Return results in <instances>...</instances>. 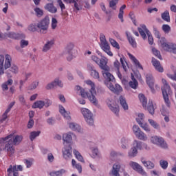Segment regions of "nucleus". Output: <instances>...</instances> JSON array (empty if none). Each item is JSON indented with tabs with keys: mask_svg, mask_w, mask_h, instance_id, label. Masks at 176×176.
<instances>
[{
	"mask_svg": "<svg viewBox=\"0 0 176 176\" xmlns=\"http://www.w3.org/2000/svg\"><path fill=\"white\" fill-rule=\"evenodd\" d=\"M23 141V136L21 135H14L13 134H10L5 138L0 139V144H6L5 149H7L10 155L14 153V147L13 145H19V144Z\"/></svg>",
	"mask_w": 176,
	"mask_h": 176,
	"instance_id": "f257e3e1",
	"label": "nucleus"
},
{
	"mask_svg": "<svg viewBox=\"0 0 176 176\" xmlns=\"http://www.w3.org/2000/svg\"><path fill=\"white\" fill-rule=\"evenodd\" d=\"M102 74L104 79H106V80L104 81V85L110 91H111L112 93L119 95L120 93H122V91H123V88H122L120 85L116 83L115 85H113L112 82H116V80L115 79L113 75L109 73V71L103 70L102 71Z\"/></svg>",
	"mask_w": 176,
	"mask_h": 176,
	"instance_id": "f03ea898",
	"label": "nucleus"
},
{
	"mask_svg": "<svg viewBox=\"0 0 176 176\" xmlns=\"http://www.w3.org/2000/svg\"><path fill=\"white\" fill-rule=\"evenodd\" d=\"M162 83L164 85V86L162 87L163 98L168 108H170V107H171V103L170 102V99L168 98V94L171 93V88L170 87L168 83H167V80H166V79H162Z\"/></svg>",
	"mask_w": 176,
	"mask_h": 176,
	"instance_id": "7ed1b4c3",
	"label": "nucleus"
},
{
	"mask_svg": "<svg viewBox=\"0 0 176 176\" xmlns=\"http://www.w3.org/2000/svg\"><path fill=\"white\" fill-rule=\"evenodd\" d=\"M50 24V19L49 16H46L37 23V28H38V34H47L49 25Z\"/></svg>",
	"mask_w": 176,
	"mask_h": 176,
	"instance_id": "20e7f679",
	"label": "nucleus"
},
{
	"mask_svg": "<svg viewBox=\"0 0 176 176\" xmlns=\"http://www.w3.org/2000/svg\"><path fill=\"white\" fill-rule=\"evenodd\" d=\"M86 83L89 86H91V89L89 90L91 96H89V101L95 106L98 105V100H97V98H96L97 93L96 91V87H94V82L90 80H87Z\"/></svg>",
	"mask_w": 176,
	"mask_h": 176,
	"instance_id": "39448f33",
	"label": "nucleus"
},
{
	"mask_svg": "<svg viewBox=\"0 0 176 176\" xmlns=\"http://www.w3.org/2000/svg\"><path fill=\"white\" fill-rule=\"evenodd\" d=\"M161 43L162 47L166 52H169V53H173V54H176V44L175 43H166V38L162 37L161 40L160 41Z\"/></svg>",
	"mask_w": 176,
	"mask_h": 176,
	"instance_id": "423d86ee",
	"label": "nucleus"
},
{
	"mask_svg": "<svg viewBox=\"0 0 176 176\" xmlns=\"http://www.w3.org/2000/svg\"><path fill=\"white\" fill-rule=\"evenodd\" d=\"M81 113L87 124L89 126H94V116H93V113L86 108L81 109Z\"/></svg>",
	"mask_w": 176,
	"mask_h": 176,
	"instance_id": "0eeeda50",
	"label": "nucleus"
},
{
	"mask_svg": "<svg viewBox=\"0 0 176 176\" xmlns=\"http://www.w3.org/2000/svg\"><path fill=\"white\" fill-rule=\"evenodd\" d=\"M100 47L101 49H102V50L104 52H105V53H107V54H108L109 56H113V54L112 53V52H111V47L109 46V44L108 43V41H107V38H105V35L100 34Z\"/></svg>",
	"mask_w": 176,
	"mask_h": 176,
	"instance_id": "6e6552de",
	"label": "nucleus"
},
{
	"mask_svg": "<svg viewBox=\"0 0 176 176\" xmlns=\"http://www.w3.org/2000/svg\"><path fill=\"white\" fill-rule=\"evenodd\" d=\"M91 59L99 65L100 69H102L103 71H109V67L107 65L108 64V62H107L104 58L100 59L96 56H92Z\"/></svg>",
	"mask_w": 176,
	"mask_h": 176,
	"instance_id": "1a4fd4ad",
	"label": "nucleus"
},
{
	"mask_svg": "<svg viewBox=\"0 0 176 176\" xmlns=\"http://www.w3.org/2000/svg\"><path fill=\"white\" fill-rule=\"evenodd\" d=\"M151 141L153 144L160 146V148H163V149H167L168 148L167 143L164 142V139L162 137L153 136L151 138Z\"/></svg>",
	"mask_w": 176,
	"mask_h": 176,
	"instance_id": "9d476101",
	"label": "nucleus"
},
{
	"mask_svg": "<svg viewBox=\"0 0 176 176\" xmlns=\"http://www.w3.org/2000/svg\"><path fill=\"white\" fill-rule=\"evenodd\" d=\"M74 43H70L66 47L65 51L63 52V56H65L67 61H72L74 58V55H72V50H74Z\"/></svg>",
	"mask_w": 176,
	"mask_h": 176,
	"instance_id": "9b49d317",
	"label": "nucleus"
},
{
	"mask_svg": "<svg viewBox=\"0 0 176 176\" xmlns=\"http://www.w3.org/2000/svg\"><path fill=\"white\" fill-rule=\"evenodd\" d=\"M74 43H70L66 47L65 51L63 52V56H65L67 61H72L74 58V55H72V50H74Z\"/></svg>",
	"mask_w": 176,
	"mask_h": 176,
	"instance_id": "f8f14e48",
	"label": "nucleus"
},
{
	"mask_svg": "<svg viewBox=\"0 0 176 176\" xmlns=\"http://www.w3.org/2000/svg\"><path fill=\"white\" fill-rule=\"evenodd\" d=\"M129 166L132 167L135 171H137L139 174L143 176H146V172L144 170V168L137 162H130Z\"/></svg>",
	"mask_w": 176,
	"mask_h": 176,
	"instance_id": "ddd939ff",
	"label": "nucleus"
},
{
	"mask_svg": "<svg viewBox=\"0 0 176 176\" xmlns=\"http://www.w3.org/2000/svg\"><path fill=\"white\" fill-rule=\"evenodd\" d=\"M146 82L148 86L150 87L152 93H155V79L153 78V76L152 74H146Z\"/></svg>",
	"mask_w": 176,
	"mask_h": 176,
	"instance_id": "4468645a",
	"label": "nucleus"
},
{
	"mask_svg": "<svg viewBox=\"0 0 176 176\" xmlns=\"http://www.w3.org/2000/svg\"><path fill=\"white\" fill-rule=\"evenodd\" d=\"M63 155L65 160H68V159L72 157V146H71V144L65 146L63 149Z\"/></svg>",
	"mask_w": 176,
	"mask_h": 176,
	"instance_id": "2eb2a0df",
	"label": "nucleus"
},
{
	"mask_svg": "<svg viewBox=\"0 0 176 176\" xmlns=\"http://www.w3.org/2000/svg\"><path fill=\"white\" fill-rule=\"evenodd\" d=\"M4 36H6L7 38H10L11 39H24V38H25V35L24 34L14 33L13 32L5 33Z\"/></svg>",
	"mask_w": 176,
	"mask_h": 176,
	"instance_id": "dca6fc26",
	"label": "nucleus"
},
{
	"mask_svg": "<svg viewBox=\"0 0 176 176\" xmlns=\"http://www.w3.org/2000/svg\"><path fill=\"white\" fill-rule=\"evenodd\" d=\"M56 86L63 87V82H61V80H59L58 78H56L53 82L47 84L45 89L47 90H50L52 89H54Z\"/></svg>",
	"mask_w": 176,
	"mask_h": 176,
	"instance_id": "f3484780",
	"label": "nucleus"
},
{
	"mask_svg": "<svg viewBox=\"0 0 176 176\" xmlns=\"http://www.w3.org/2000/svg\"><path fill=\"white\" fill-rule=\"evenodd\" d=\"M133 146L135 148V149H137L138 151H142L143 148L146 149H149V148L148 147V144L138 140H134Z\"/></svg>",
	"mask_w": 176,
	"mask_h": 176,
	"instance_id": "a211bd4d",
	"label": "nucleus"
},
{
	"mask_svg": "<svg viewBox=\"0 0 176 176\" xmlns=\"http://www.w3.org/2000/svg\"><path fill=\"white\" fill-rule=\"evenodd\" d=\"M151 63L153 67L155 68L156 71H157L158 72H164V69H163V67H162V65L160 64V61H159L157 59L155 58H152Z\"/></svg>",
	"mask_w": 176,
	"mask_h": 176,
	"instance_id": "6ab92c4d",
	"label": "nucleus"
},
{
	"mask_svg": "<svg viewBox=\"0 0 176 176\" xmlns=\"http://www.w3.org/2000/svg\"><path fill=\"white\" fill-rule=\"evenodd\" d=\"M141 162L142 164L147 168V170H153L155 168V164L152 162L151 161H146L145 160V158L142 157Z\"/></svg>",
	"mask_w": 176,
	"mask_h": 176,
	"instance_id": "aec40b11",
	"label": "nucleus"
},
{
	"mask_svg": "<svg viewBox=\"0 0 176 176\" xmlns=\"http://www.w3.org/2000/svg\"><path fill=\"white\" fill-rule=\"evenodd\" d=\"M44 9L50 13H57V8L54 6V4H53V3H48L45 4V6H44Z\"/></svg>",
	"mask_w": 176,
	"mask_h": 176,
	"instance_id": "412c9836",
	"label": "nucleus"
},
{
	"mask_svg": "<svg viewBox=\"0 0 176 176\" xmlns=\"http://www.w3.org/2000/svg\"><path fill=\"white\" fill-rule=\"evenodd\" d=\"M137 123L139 124V126L146 131V133H151V128L149 127V125L148 123H144L140 118L136 119Z\"/></svg>",
	"mask_w": 176,
	"mask_h": 176,
	"instance_id": "4be33fe9",
	"label": "nucleus"
},
{
	"mask_svg": "<svg viewBox=\"0 0 176 176\" xmlns=\"http://www.w3.org/2000/svg\"><path fill=\"white\" fill-rule=\"evenodd\" d=\"M120 171V165L119 164H114L113 165L110 174L111 175H113V176H120V174L119 173Z\"/></svg>",
	"mask_w": 176,
	"mask_h": 176,
	"instance_id": "5701e85b",
	"label": "nucleus"
},
{
	"mask_svg": "<svg viewBox=\"0 0 176 176\" xmlns=\"http://www.w3.org/2000/svg\"><path fill=\"white\" fill-rule=\"evenodd\" d=\"M107 106L109 108V109H111L116 115H118V113H119V105H118L116 102H107Z\"/></svg>",
	"mask_w": 176,
	"mask_h": 176,
	"instance_id": "b1692460",
	"label": "nucleus"
},
{
	"mask_svg": "<svg viewBox=\"0 0 176 176\" xmlns=\"http://www.w3.org/2000/svg\"><path fill=\"white\" fill-rule=\"evenodd\" d=\"M140 27H142V28L144 30V31H145L146 34H147L149 45H153V37L152 36L151 32H149L148 28H146V25L143 24V25H140Z\"/></svg>",
	"mask_w": 176,
	"mask_h": 176,
	"instance_id": "393cba45",
	"label": "nucleus"
},
{
	"mask_svg": "<svg viewBox=\"0 0 176 176\" xmlns=\"http://www.w3.org/2000/svg\"><path fill=\"white\" fill-rule=\"evenodd\" d=\"M59 112L61 114L62 116H64L67 120H69L71 119V116H69V114L71 113L69 111H67L64 107L60 105L59 106Z\"/></svg>",
	"mask_w": 176,
	"mask_h": 176,
	"instance_id": "a878e982",
	"label": "nucleus"
},
{
	"mask_svg": "<svg viewBox=\"0 0 176 176\" xmlns=\"http://www.w3.org/2000/svg\"><path fill=\"white\" fill-rule=\"evenodd\" d=\"M119 101L121 107L123 108L124 111L129 110V104H127V102L126 100L125 97H123V96H120L119 98Z\"/></svg>",
	"mask_w": 176,
	"mask_h": 176,
	"instance_id": "bb28decb",
	"label": "nucleus"
},
{
	"mask_svg": "<svg viewBox=\"0 0 176 176\" xmlns=\"http://www.w3.org/2000/svg\"><path fill=\"white\" fill-rule=\"evenodd\" d=\"M127 39L132 46V47L135 48L137 47V42H135V39L133 38V36L129 34V32H125Z\"/></svg>",
	"mask_w": 176,
	"mask_h": 176,
	"instance_id": "cd10ccee",
	"label": "nucleus"
},
{
	"mask_svg": "<svg viewBox=\"0 0 176 176\" xmlns=\"http://www.w3.org/2000/svg\"><path fill=\"white\" fill-rule=\"evenodd\" d=\"M10 72H12V74H17L19 72V67H17V66L15 65H12L10 70H8L6 72L8 78H12V75H10Z\"/></svg>",
	"mask_w": 176,
	"mask_h": 176,
	"instance_id": "c85d7f7f",
	"label": "nucleus"
},
{
	"mask_svg": "<svg viewBox=\"0 0 176 176\" xmlns=\"http://www.w3.org/2000/svg\"><path fill=\"white\" fill-rule=\"evenodd\" d=\"M10 67H12V57H10V55L6 54L4 68L5 69H8V68H10Z\"/></svg>",
	"mask_w": 176,
	"mask_h": 176,
	"instance_id": "c756f323",
	"label": "nucleus"
},
{
	"mask_svg": "<svg viewBox=\"0 0 176 176\" xmlns=\"http://www.w3.org/2000/svg\"><path fill=\"white\" fill-rule=\"evenodd\" d=\"M67 170L65 169H60L59 170H53L50 173V176H63V174H66Z\"/></svg>",
	"mask_w": 176,
	"mask_h": 176,
	"instance_id": "7c9ffc66",
	"label": "nucleus"
},
{
	"mask_svg": "<svg viewBox=\"0 0 176 176\" xmlns=\"http://www.w3.org/2000/svg\"><path fill=\"white\" fill-rule=\"evenodd\" d=\"M131 79L132 81H129V85L131 87V89H134V90H135V89L138 87V81H137V79L134 78V76L133 74H131Z\"/></svg>",
	"mask_w": 176,
	"mask_h": 176,
	"instance_id": "2f4dec72",
	"label": "nucleus"
},
{
	"mask_svg": "<svg viewBox=\"0 0 176 176\" xmlns=\"http://www.w3.org/2000/svg\"><path fill=\"white\" fill-rule=\"evenodd\" d=\"M43 107H45V101L43 100H38L35 102L32 105V108L34 109H36V108H38V109H42Z\"/></svg>",
	"mask_w": 176,
	"mask_h": 176,
	"instance_id": "473e14b6",
	"label": "nucleus"
},
{
	"mask_svg": "<svg viewBox=\"0 0 176 176\" xmlns=\"http://www.w3.org/2000/svg\"><path fill=\"white\" fill-rule=\"evenodd\" d=\"M139 99H140V102H142V104L143 108H146V105L148 104V100L145 97V95H144L142 94H140Z\"/></svg>",
	"mask_w": 176,
	"mask_h": 176,
	"instance_id": "72a5a7b5",
	"label": "nucleus"
},
{
	"mask_svg": "<svg viewBox=\"0 0 176 176\" xmlns=\"http://www.w3.org/2000/svg\"><path fill=\"white\" fill-rule=\"evenodd\" d=\"M63 140L66 144H69V145H71V142H72V136L70 134L65 133L63 135Z\"/></svg>",
	"mask_w": 176,
	"mask_h": 176,
	"instance_id": "f704fd0d",
	"label": "nucleus"
},
{
	"mask_svg": "<svg viewBox=\"0 0 176 176\" xmlns=\"http://www.w3.org/2000/svg\"><path fill=\"white\" fill-rule=\"evenodd\" d=\"M135 135L137 137V138H138V140H141L142 141H146L148 140L146 134H145L141 130Z\"/></svg>",
	"mask_w": 176,
	"mask_h": 176,
	"instance_id": "c9c22d12",
	"label": "nucleus"
},
{
	"mask_svg": "<svg viewBox=\"0 0 176 176\" xmlns=\"http://www.w3.org/2000/svg\"><path fill=\"white\" fill-rule=\"evenodd\" d=\"M54 45V41L53 40H51L50 41L47 42L46 44H45L43 52H48V50H50L52 49V47Z\"/></svg>",
	"mask_w": 176,
	"mask_h": 176,
	"instance_id": "e433bc0d",
	"label": "nucleus"
},
{
	"mask_svg": "<svg viewBox=\"0 0 176 176\" xmlns=\"http://www.w3.org/2000/svg\"><path fill=\"white\" fill-rule=\"evenodd\" d=\"M138 155V150L135 148L133 146L130 148L128 152L129 157H135Z\"/></svg>",
	"mask_w": 176,
	"mask_h": 176,
	"instance_id": "4c0bfd02",
	"label": "nucleus"
},
{
	"mask_svg": "<svg viewBox=\"0 0 176 176\" xmlns=\"http://www.w3.org/2000/svg\"><path fill=\"white\" fill-rule=\"evenodd\" d=\"M29 31H31L32 32H39V29L38 28V23H31L28 26Z\"/></svg>",
	"mask_w": 176,
	"mask_h": 176,
	"instance_id": "58836bf2",
	"label": "nucleus"
},
{
	"mask_svg": "<svg viewBox=\"0 0 176 176\" xmlns=\"http://www.w3.org/2000/svg\"><path fill=\"white\" fill-rule=\"evenodd\" d=\"M121 148L122 149L129 148V139H127L126 138H122L121 139Z\"/></svg>",
	"mask_w": 176,
	"mask_h": 176,
	"instance_id": "ea45409f",
	"label": "nucleus"
},
{
	"mask_svg": "<svg viewBox=\"0 0 176 176\" xmlns=\"http://www.w3.org/2000/svg\"><path fill=\"white\" fill-rule=\"evenodd\" d=\"M147 110L151 115H155V107L153 106V102L152 100L148 101V105L147 106Z\"/></svg>",
	"mask_w": 176,
	"mask_h": 176,
	"instance_id": "a19ab883",
	"label": "nucleus"
},
{
	"mask_svg": "<svg viewBox=\"0 0 176 176\" xmlns=\"http://www.w3.org/2000/svg\"><path fill=\"white\" fill-rule=\"evenodd\" d=\"M69 126L73 131H80V126L76 123L71 122Z\"/></svg>",
	"mask_w": 176,
	"mask_h": 176,
	"instance_id": "79ce46f5",
	"label": "nucleus"
},
{
	"mask_svg": "<svg viewBox=\"0 0 176 176\" xmlns=\"http://www.w3.org/2000/svg\"><path fill=\"white\" fill-rule=\"evenodd\" d=\"M4 61H5V56L3 55H0V75H3V74H5L3 70Z\"/></svg>",
	"mask_w": 176,
	"mask_h": 176,
	"instance_id": "37998d69",
	"label": "nucleus"
},
{
	"mask_svg": "<svg viewBox=\"0 0 176 176\" xmlns=\"http://www.w3.org/2000/svg\"><path fill=\"white\" fill-rule=\"evenodd\" d=\"M129 56L131 60L133 61L134 64L135 65H138V68H140V69H144V68L142 67V65H141V64L140 63V61H138V60H137L134 56H133L131 54H129Z\"/></svg>",
	"mask_w": 176,
	"mask_h": 176,
	"instance_id": "c03bdc74",
	"label": "nucleus"
},
{
	"mask_svg": "<svg viewBox=\"0 0 176 176\" xmlns=\"http://www.w3.org/2000/svg\"><path fill=\"white\" fill-rule=\"evenodd\" d=\"M161 17L164 21L170 23V13L168 10H166L164 13H162Z\"/></svg>",
	"mask_w": 176,
	"mask_h": 176,
	"instance_id": "a18cd8bd",
	"label": "nucleus"
},
{
	"mask_svg": "<svg viewBox=\"0 0 176 176\" xmlns=\"http://www.w3.org/2000/svg\"><path fill=\"white\" fill-rule=\"evenodd\" d=\"M73 153L74 155H75L76 159H78L79 162H81V163H85V160H83V157L82 156V155H80V153H79V151L74 150Z\"/></svg>",
	"mask_w": 176,
	"mask_h": 176,
	"instance_id": "49530a36",
	"label": "nucleus"
},
{
	"mask_svg": "<svg viewBox=\"0 0 176 176\" xmlns=\"http://www.w3.org/2000/svg\"><path fill=\"white\" fill-rule=\"evenodd\" d=\"M40 134H41L40 131L31 132L30 135V140L31 141H34L36 138V137H39Z\"/></svg>",
	"mask_w": 176,
	"mask_h": 176,
	"instance_id": "de8ad7c7",
	"label": "nucleus"
},
{
	"mask_svg": "<svg viewBox=\"0 0 176 176\" xmlns=\"http://www.w3.org/2000/svg\"><path fill=\"white\" fill-rule=\"evenodd\" d=\"M36 17H42L43 16V10L36 7L34 9Z\"/></svg>",
	"mask_w": 176,
	"mask_h": 176,
	"instance_id": "09e8293b",
	"label": "nucleus"
},
{
	"mask_svg": "<svg viewBox=\"0 0 176 176\" xmlns=\"http://www.w3.org/2000/svg\"><path fill=\"white\" fill-rule=\"evenodd\" d=\"M148 122L149 123V124H151V126H152V127H153V129H159L160 125L159 124H157V122L152 119H148Z\"/></svg>",
	"mask_w": 176,
	"mask_h": 176,
	"instance_id": "8fccbe9b",
	"label": "nucleus"
},
{
	"mask_svg": "<svg viewBox=\"0 0 176 176\" xmlns=\"http://www.w3.org/2000/svg\"><path fill=\"white\" fill-rule=\"evenodd\" d=\"M152 52L153 54L155 55L156 57H157V58H159L160 60H163V58L160 54V51L157 50L156 48L154 47L152 49Z\"/></svg>",
	"mask_w": 176,
	"mask_h": 176,
	"instance_id": "3c124183",
	"label": "nucleus"
},
{
	"mask_svg": "<svg viewBox=\"0 0 176 176\" xmlns=\"http://www.w3.org/2000/svg\"><path fill=\"white\" fill-rule=\"evenodd\" d=\"M91 76L94 77V79H98L100 82H101V80L100 79V74L97 70H93L91 72Z\"/></svg>",
	"mask_w": 176,
	"mask_h": 176,
	"instance_id": "603ef678",
	"label": "nucleus"
},
{
	"mask_svg": "<svg viewBox=\"0 0 176 176\" xmlns=\"http://www.w3.org/2000/svg\"><path fill=\"white\" fill-rule=\"evenodd\" d=\"M12 171H13L14 173H17L16 171H19V170L17 169V166L16 165L13 166L10 165L9 168L7 169V173H10V174H12Z\"/></svg>",
	"mask_w": 176,
	"mask_h": 176,
	"instance_id": "864d4df0",
	"label": "nucleus"
},
{
	"mask_svg": "<svg viewBox=\"0 0 176 176\" xmlns=\"http://www.w3.org/2000/svg\"><path fill=\"white\" fill-rule=\"evenodd\" d=\"M120 61L122 64V67L124 71H125V72H126L127 67L126 65H127V62H126V60L124 59V57L120 58Z\"/></svg>",
	"mask_w": 176,
	"mask_h": 176,
	"instance_id": "5fc2aeb1",
	"label": "nucleus"
},
{
	"mask_svg": "<svg viewBox=\"0 0 176 176\" xmlns=\"http://www.w3.org/2000/svg\"><path fill=\"white\" fill-rule=\"evenodd\" d=\"M109 42L113 47H116V49H120L119 43H118V42H116L113 38H109Z\"/></svg>",
	"mask_w": 176,
	"mask_h": 176,
	"instance_id": "6e6d98bb",
	"label": "nucleus"
},
{
	"mask_svg": "<svg viewBox=\"0 0 176 176\" xmlns=\"http://www.w3.org/2000/svg\"><path fill=\"white\" fill-rule=\"evenodd\" d=\"M129 16L132 21L134 25H137V21L135 19V14H134V12H129Z\"/></svg>",
	"mask_w": 176,
	"mask_h": 176,
	"instance_id": "4d7b16f0",
	"label": "nucleus"
},
{
	"mask_svg": "<svg viewBox=\"0 0 176 176\" xmlns=\"http://www.w3.org/2000/svg\"><path fill=\"white\" fill-rule=\"evenodd\" d=\"M47 123L49 124V126H54L56 124V118L54 117H50L48 119H47Z\"/></svg>",
	"mask_w": 176,
	"mask_h": 176,
	"instance_id": "13d9d810",
	"label": "nucleus"
},
{
	"mask_svg": "<svg viewBox=\"0 0 176 176\" xmlns=\"http://www.w3.org/2000/svg\"><path fill=\"white\" fill-rule=\"evenodd\" d=\"M138 31L140 34L142 38L145 40L146 38V34H145V30H143L142 27L138 28Z\"/></svg>",
	"mask_w": 176,
	"mask_h": 176,
	"instance_id": "bf43d9fd",
	"label": "nucleus"
},
{
	"mask_svg": "<svg viewBox=\"0 0 176 176\" xmlns=\"http://www.w3.org/2000/svg\"><path fill=\"white\" fill-rule=\"evenodd\" d=\"M160 164L162 167V168H163V170H166L167 168V167H168V162L167 161L165 160H161L160 162Z\"/></svg>",
	"mask_w": 176,
	"mask_h": 176,
	"instance_id": "052dcab7",
	"label": "nucleus"
},
{
	"mask_svg": "<svg viewBox=\"0 0 176 176\" xmlns=\"http://www.w3.org/2000/svg\"><path fill=\"white\" fill-rule=\"evenodd\" d=\"M39 85V82L34 81L33 82L30 86H29V90H35L36 87H38V85Z\"/></svg>",
	"mask_w": 176,
	"mask_h": 176,
	"instance_id": "680f3d73",
	"label": "nucleus"
},
{
	"mask_svg": "<svg viewBox=\"0 0 176 176\" xmlns=\"http://www.w3.org/2000/svg\"><path fill=\"white\" fill-rule=\"evenodd\" d=\"M162 30L166 34H168V32H170V31H171V28L168 25H162Z\"/></svg>",
	"mask_w": 176,
	"mask_h": 176,
	"instance_id": "e2e57ef3",
	"label": "nucleus"
},
{
	"mask_svg": "<svg viewBox=\"0 0 176 176\" xmlns=\"http://www.w3.org/2000/svg\"><path fill=\"white\" fill-rule=\"evenodd\" d=\"M118 3V1H116L115 0H111L109 2V7L112 8L113 10H116V4Z\"/></svg>",
	"mask_w": 176,
	"mask_h": 176,
	"instance_id": "0e129e2a",
	"label": "nucleus"
},
{
	"mask_svg": "<svg viewBox=\"0 0 176 176\" xmlns=\"http://www.w3.org/2000/svg\"><path fill=\"white\" fill-rule=\"evenodd\" d=\"M80 94L82 98H86L87 97L89 99V96H91V94H88L87 92H85L83 89H81Z\"/></svg>",
	"mask_w": 176,
	"mask_h": 176,
	"instance_id": "69168bd1",
	"label": "nucleus"
},
{
	"mask_svg": "<svg viewBox=\"0 0 176 176\" xmlns=\"http://www.w3.org/2000/svg\"><path fill=\"white\" fill-rule=\"evenodd\" d=\"M57 19L54 17L52 19V30H56V28L57 27Z\"/></svg>",
	"mask_w": 176,
	"mask_h": 176,
	"instance_id": "338daca9",
	"label": "nucleus"
},
{
	"mask_svg": "<svg viewBox=\"0 0 176 176\" xmlns=\"http://www.w3.org/2000/svg\"><path fill=\"white\" fill-rule=\"evenodd\" d=\"M133 131L135 135L139 131H141V129H140V126H138V125L135 124L133 126Z\"/></svg>",
	"mask_w": 176,
	"mask_h": 176,
	"instance_id": "774afa93",
	"label": "nucleus"
}]
</instances>
